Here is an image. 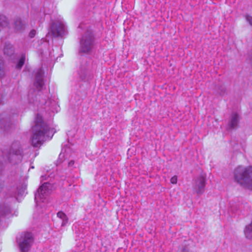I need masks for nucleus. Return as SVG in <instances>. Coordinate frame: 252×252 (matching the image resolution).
Listing matches in <instances>:
<instances>
[{"label":"nucleus","instance_id":"f257e3e1","mask_svg":"<svg viewBox=\"0 0 252 252\" xmlns=\"http://www.w3.org/2000/svg\"><path fill=\"white\" fill-rule=\"evenodd\" d=\"M33 135L32 139V145L37 147L47 139H50L55 132L54 128H50L42 119L41 116L37 115L35 125L32 127Z\"/></svg>","mask_w":252,"mask_h":252},{"label":"nucleus","instance_id":"f03ea898","mask_svg":"<svg viewBox=\"0 0 252 252\" xmlns=\"http://www.w3.org/2000/svg\"><path fill=\"white\" fill-rule=\"evenodd\" d=\"M234 181L242 187L252 190V166L237 167L234 171Z\"/></svg>","mask_w":252,"mask_h":252},{"label":"nucleus","instance_id":"7ed1b4c3","mask_svg":"<svg viewBox=\"0 0 252 252\" xmlns=\"http://www.w3.org/2000/svg\"><path fill=\"white\" fill-rule=\"evenodd\" d=\"M94 37L92 31L87 30L82 35L79 40V53H91L94 46Z\"/></svg>","mask_w":252,"mask_h":252},{"label":"nucleus","instance_id":"20e7f679","mask_svg":"<svg viewBox=\"0 0 252 252\" xmlns=\"http://www.w3.org/2000/svg\"><path fill=\"white\" fill-rule=\"evenodd\" d=\"M17 242L21 252H28L33 242V237L31 232H22L17 238Z\"/></svg>","mask_w":252,"mask_h":252},{"label":"nucleus","instance_id":"39448f33","mask_svg":"<svg viewBox=\"0 0 252 252\" xmlns=\"http://www.w3.org/2000/svg\"><path fill=\"white\" fill-rule=\"evenodd\" d=\"M22 153L23 151L19 142H15L12 143L6 156L11 162L15 164L21 161Z\"/></svg>","mask_w":252,"mask_h":252},{"label":"nucleus","instance_id":"423d86ee","mask_svg":"<svg viewBox=\"0 0 252 252\" xmlns=\"http://www.w3.org/2000/svg\"><path fill=\"white\" fill-rule=\"evenodd\" d=\"M51 31L53 35L55 37H62L67 32L64 24L61 20H57L52 23Z\"/></svg>","mask_w":252,"mask_h":252},{"label":"nucleus","instance_id":"0eeeda50","mask_svg":"<svg viewBox=\"0 0 252 252\" xmlns=\"http://www.w3.org/2000/svg\"><path fill=\"white\" fill-rule=\"evenodd\" d=\"M51 185L48 183H44L41 186L35 194V200L36 203L43 202V199L48 195L51 189Z\"/></svg>","mask_w":252,"mask_h":252},{"label":"nucleus","instance_id":"6e6552de","mask_svg":"<svg viewBox=\"0 0 252 252\" xmlns=\"http://www.w3.org/2000/svg\"><path fill=\"white\" fill-rule=\"evenodd\" d=\"M195 185L194 189L198 194H201L204 191V188L206 185L205 176L201 175L196 178L195 181Z\"/></svg>","mask_w":252,"mask_h":252},{"label":"nucleus","instance_id":"1a4fd4ad","mask_svg":"<svg viewBox=\"0 0 252 252\" xmlns=\"http://www.w3.org/2000/svg\"><path fill=\"white\" fill-rule=\"evenodd\" d=\"M43 74L42 70L41 69H39L35 73L34 85L38 91H41L44 85Z\"/></svg>","mask_w":252,"mask_h":252},{"label":"nucleus","instance_id":"9d476101","mask_svg":"<svg viewBox=\"0 0 252 252\" xmlns=\"http://www.w3.org/2000/svg\"><path fill=\"white\" fill-rule=\"evenodd\" d=\"M25 23L21 18H17L14 20L13 28L16 32H20L25 29Z\"/></svg>","mask_w":252,"mask_h":252},{"label":"nucleus","instance_id":"9b49d317","mask_svg":"<svg viewBox=\"0 0 252 252\" xmlns=\"http://www.w3.org/2000/svg\"><path fill=\"white\" fill-rule=\"evenodd\" d=\"M239 123V116L236 113L232 114L230 118V122L229 126L230 128H234Z\"/></svg>","mask_w":252,"mask_h":252},{"label":"nucleus","instance_id":"f8f14e48","mask_svg":"<svg viewBox=\"0 0 252 252\" xmlns=\"http://www.w3.org/2000/svg\"><path fill=\"white\" fill-rule=\"evenodd\" d=\"M3 51L4 54H6L8 56H10L13 54L14 49L11 44L9 43H6Z\"/></svg>","mask_w":252,"mask_h":252},{"label":"nucleus","instance_id":"ddd939ff","mask_svg":"<svg viewBox=\"0 0 252 252\" xmlns=\"http://www.w3.org/2000/svg\"><path fill=\"white\" fill-rule=\"evenodd\" d=\"M11 213V209L8 205L3 204L0 207V216H6Z\"/></svg>","mask_w":252,"mask_h":252},{"label":"nucleus","instance_id":"4468645a","mask_svg":"<svg viewBox=\"0 0 252 252\" xmlns=\"http://www.w3.org/2000/svg\"><path fill=\"white\" fill-rule=\"evenodd\" d=\"M244 232L247 238L252 239V221L251 224L246 226Z\"/></svg>","mask_w":252,"mask_h":252},{"label":"nucleus","instance_id":"2eb2a0df","mask_svg":"<svg viewBox=\"0 0 252 252\" xmlns=\"http://www.w3.org/2000/svg\"><path fill=\"white\" fill-rule=\"evenodd\" d=\"M9 25V21L4 15H0V29L6 28Z\"/></svg>","mask_w":252,"mask_h":252},{"label":"nucleus","instance_id":"dca6fc26","mask_svg":"<svg viewBox=\"0 0 252 252\" xmlns=\"http://www.w3.org/2000/svg\"><path fill=\"white\" fill-rule=\"evenodd\" d=\"M89 71L85 68H83L82 66L81 68V70L79 72L80 78L82 80H86L87 79L88 74Z\"/></svg>","mask_w":252,"mask_h":252},{"label":"nucleus","instance_id":"f3484780","mask_svg":"<svg viewBox=\"0 0 252 252\" xmlns=\"http://www.w3.org/2000/svg\"><path fill=\"white\" fill-rule=\"evenodd\" d=\"M57 216L63 220L62 226L65 225L68 222V218L63 212H59L57 213Z\"/></svg>","mask_w":252,"mask_h":252},{"label":"nucleus","instance_id":"a211bd4d","mask_svg":"<svg viewBox=\"0 0 252 252\" xmlns=\"http://www.w3.org/2000/svg\"><path fill=\"white\" fill-rule=\"evenodd\" d=\"M17 189L18 195H23L26 193L27 185L25 184H22L21 186L18 187Z\"/></svg>","mask_w":252,"mask_h":252},{"label":"nucleus","instance_id":"6ab92c4d","mask_svg":"<svg viewBox=\"0 0 252 252\" xmlns=\"http://www.w3.org/2000/svg\"><path fill=\"white\" fill-rule=\"evenodd\" d=\"M25 60H26L25 56L23 55L20 59L19 61H18V62L16 65V68L20 69L25 63Z\"/></svg>","mask_w":252,"mask_h":252},{"label":"nucleus","instance_id":"aec40b11","mask_svg":"<svg viewBox=\"0 0 252 252\" xmlns=\"http://www.w3.org/2000/svg\"><path fill=\"white\" fill-rule=\"evenodd\" d=\"M35 93L34 91H32V92L31 93H29L28 94V98L29 102L31 103H33L34 102V96L35 94H34Z\"/></svg>","mask_w":252,"mask_h":252},{"label":"nucleus","instance_id":"412c9836","mask_svg":"<svg viewBox=\"0 0 252 252\" xmlns=\"http://www.w3.org/2000/svg\"><path fill=\"white\" fill-rule=\"evenodd\" d=\"M4 75V65L3 61L0 58V77Z\"/></svg>","mask_w":252,"mask_h":252},{"label":"nucleus","instance_id":"4be33fe9","mask_svg":"<svg viewBox=\"0 0 252 252\" xmlns=\"http://www.w3.org/2000/svg\"><path fill=\"white\" fill-rule=\"evenodd\" d=\"M219 93L221 95H224L226 93V90L223 87H220L219 90Z\"/></svg>","mask_w":252,"mask_h":252},{"label":"nucleus","instance_id":"5701e85b","mask_svg":"<svg viewBox=\"0 0 252 252\" xmlns=\"http://www.w3.org/2000/svg\"><path fill=\"white\" fill-rule=\"evenodd\" d=\"M170 182L172 184H176L177 182V176H174L172 177L170 179Z\"/></svg>","mask_w":252,"mask_h":252},{"label":"nucleus","instance_id":"b1692460","mask_svg":"<svg viewBox=\"0 0 252 252\" xmlns=\"http://www.w3.org/2000/svg\"><path fill=\"white\" fill-rule=\"evenodd\" d=\"M36 34V31L32 30L29 33V36L30 38H33Z\"/></svg>","mask_w":252,"mask_h":252},{"label":"nucleus","instance_id":"393cba45","mask_svg":"<svg viewBox=\"0 0 252 252\" xmlns=\"http://www.w3.org/2000/svg\"><path fill=\"white\" fill-rule=\"evenodd\" d=\"M246 19L247 21L251 25H252V17L250 16H247L246 17Z\"/></svg>","mask_w":252,"mask_h":252},{"label":"nucleus","instance_id":"a878e982","mask_svg":"<svg viewBox=\"0 0 252 252\" xmlns=\"http://www.w3.org/2000/svg\"><path fill=\"white\" fill-rule=\"evenodd\" d=\"M11 127V125H10L9 124H8L7 125V126H4L3 128L5 130L8 131Z\"/></svg>","mask_w":252,"mask_h":252},{"label":"nucleus","instance_id":"bb28decb","mask_svg":"<svg viewBox=\"0 0 252 252\" xmlns=\"http://www.w3.org/2000/svg\"><path fill=\"white\" fill-rule=\"evenodd\" d=\"M74 163H75V161L74 160H70L69 162H68V167H72L74 164Z\"/></svg>","mask_w":252,"mask_h":252},{"label":"nucleus","instance_id":"cd10ccee","mask_svg":"<svg viewBox=\"0 0 252 252\" xmlns=\"http://www.w3.org/2000/svg\"><path fill=\"white\" fill-rule=\"evenodd\" d=\"M182 252H189V250L186 248V247L184 248L182 250Z\"/></svg>","mask_w":252,"mask_h":252},{"label":"nucleus","instance_id":"c85d7f7f","mask_svg":"<svg viewBox=\"0 0 252 252\" xmlns=\"http://www.w3.org/2000/svg\"><path fill=\"white\" fill-rule=\"evenodd\" d=\"M63 157V156H62V154H60V155H59V158H61Z\"/></svg>","mask_w":252,"mask_h":252},{"label":"nucleus","instance_id":"c756f323","mask_svg":"<svg viewBox=\"0 0 252 252\" xmlns=\"http://www.w3.org/2000/svg\"><path fill=\"white\" fill-rule=\"evenodd\" d=\"M251 60H252V58L251 59Z\"/></svg>","mask_w":252,"mask_h":252}]
</instances>
